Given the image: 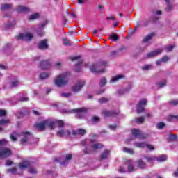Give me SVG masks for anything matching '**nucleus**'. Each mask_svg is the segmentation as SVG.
<instances>
[{
    "instance_id": "58836bf2",
    "label": "nucleus",
    "mask_w": 178,
    "mask_h": 178,
    "mask_svg": "<svg viewBox=\"0 0 178 178\" xmlns=\"http://www.w3.org/2000/svg\"><path fill=\"white\" fill-rule=\"evenodd\" d=\"M10 124V121L9 120L2 119L0 120L1 126H5V124Z\"/></svg>"
},
{
    "instance_id": "79ce46f5",
    "label": "nucleus",
    "mask_w": 178,
    "mask_h": 178,
    "mask_svg": "<svg viewBox=\"0 0 178 178\" xmlns=\"http://www.w3.org/2000/svg\"><path fill=\"white\" fill-rule=\"evenodd\" d=\"M142 70H151L152 69V65L148 64L141 67Z\"/></svg>"
},
{
    "instance_id": "f704fd0d",
    "label": "nucleus",
    "mask_w": 178,
    "mask_h": 178,
    "mask_svg": "<svg viewBox=\"0 0 178 178\" xmlns=\"http://www.w3.org/2000/svg\"><path fill=\"white\" fill-rule=\"evenodd\" d=\"M49 73L43 72L40 74V79H41V80H45V79H48L49 77Z\"/></svg>"
},
{
    "instance_id": "b1692460",
    "label": "nucleus",
    "mask_w": 178,
    "mask_h": 178,
    "mask_svg": "<svg viewBox=\"0 0 178 178\" xmlns=\"http://www.w3.org/2000/svg\"><path fill=\"white\" fill-rule=\"evenodd\" d=\"M154 35H155V33H154L148 34L143 38L142 42H143V43L149 42V41H151V40H152V38L154 37Z\"/></svg>"
},
{
    "instance_id": "4be33fe9",
    "label": "nucleus",
    "mask_w": 178,
    "mask_h": 178,
    "mask_svg": "<svg viewBox=\"0 0 178 178\" xmlns=\"http://www.w3.org/2000/svg\"><path fill=\"white\" fill-rule=\"evenodd\" d=\"M159 54H162V49H158L157 50L148 53L147 58H154V56H156Z\"/></svg>"
},
{
    "instance_id": "a878e982",
    "label": "nucleus",
    "mask_w": 178,
    "mask_h": 178,
    "mask_svg": "<svg viewBox=\"0 0 178 178\" xmlns=\"http://www.w3.org/2000/svg\"><path fill=\"white\" fill-rule=\"evenodd\" d=\"M168 160V156L166 154H162L159 156L158 157H156V161L157 162H165V161Z\"/></svg>"
},
{
    "instance_id": "e433bc0d",
    "label": "nucleus",
    "mask_w": 178,
    "mask_h": 178,
    "mask_svg": "<svg viewBox=\"0 0 178 178\" xmlns=\"http://www.w3.org/2000/svg\"><path fill=\"white\" fill-rule=\"evenodd\" d=\"M83 63V60H79V63L75 65V70L76 72H80V70L81 69V64Z\"/></svg>"
},
{
    "instance_id": "c85d7f7f",
    "label": "nucleus",
    "mask_w": 178,
    "mask_h": 178,
    "mask_svg": "<svg viewBox=\"0 0 178 178\" xmlns=\"http://www.w3.org/2000/svg\"><path fill=\"white\" fill-rule=\"evenodd\" d=\"M29 165H30V163H29L28 161H24L19 163V169H26V168L29 167Z\"/></svg>"
},
{
    "instance_id": "4468645a",
    "label": "nucleus",
    "mask_w": 178,
    "mask_h": 178,
    "mask_svg": "<svg viewBox=\"0 0 178 178\" xmlns=\"http://www.w3.org/2000/svg\"><path fill=\"white\" fill-rule=\"evenodd\" d=\"M45 26H47V22H44L42 24H39L36 31L38 35H39L40 37L45 35V32H44V27H45Z\"/></svg>"
},
{
    "instance_id": "0e129e2a",
    "label": "nucleus",
    "mask_w": 178,
    "mask_h": 178,
    "mask_svg": "<svg viewBox=\"0 0 178 178\" xmlns=\"http://www.w3.org/2000/svg\"><path fill=\"white\" fill-rule=\"evenodd\" d=\"M118 172L120 173H124L126 172V170H124V167H122L120 166L118 169Z\"/></svg>"
},
{
    "instance_id": "6e6552de",
    "label": "nucleus",
    "mask_w": 178,
    "mask_h": 178,
    "mask_svg": "<svg viewBox=\"0 0 178 178\" xmlns=\"http://www.w3.org/2000/svg\"><path fill=\"white\" fill-rule=\"evenodd\" d=\"M86 133V131L83 129L70 131V138H80L81 137H83Z\"/></svg>"
},
{
    "instance_id": "a18cd8bd",
    "label": "nucleus",
    "mask_w": 178,
    "mask_h": 178,
    "mask_svg": "<svg viewBox=\"0 0 178 178\" xmlns=\"http://www.w3.org/2000/svg\"><path fill=\"white\" fill-rule=\"evenodd\" d=\"M144 120H145V118H144V117H139L138 118H136V123H143Z\"/></svg>"
},
{
    "instance_id": "680f3d73",
    "label": "nucleus",
    "mask_w": 178,
    "mask_h": 178,
    "mask_svg": "<svg viewBox=\"0 0 178 178\" xmlns=\"http://www.w3.org/2000/svg\"><path fill=\"white\" fill-rule=\"evenodd\" d=\"M8 172H10L13 175H16V168L8 169Z\"/></svg>"
},
{
    "instance_id": "412c9836",
    "label": "nucleus",
    "mask_w": 178,
    "mask_h": 178,
    "mask_svg": "<svg viewBox=\"0 0 178 178\" xmlns=\"http://www.w3.org/2000/svg\"><path fill=\"white\" fill-rule=\"evenodd\" d=\"M39 49H48V40L44 39L40 41L38 44Z\"/></svg>"
},
{
    "instance_id": "9d476101",
    "label": "nucleus",
    "mask_w": 178,
    "mask_h": 178,
    "mask_svg": "<svg viewBox=\"0 0 178 178\" xmlns=\"http://www.w3.org/2000/svg\"><path fill=\"white\" fill-rule=\"evenodd\" d=\"M86 81L83 80L78 81L73 86H72V91L73 92H79L81 90V88L85 86Z\"/></svg>"
},
{
    "instance_id": "c756f323",
    "label": "nucleus",
    "mask_w": 178,
    "mask_h": 178,
    "mask_svg": "<svg viewBox=\"0 0 178 178\" xmlns=\"http://www.w3.org/2000/svg\"><path fill=\"white\" fill-rule=\"evenodd\" d=\"M127 163H128V172H133L134 170V167L133 166V161H131V160H128Z\"/></svg>"
},
{
    "instance_id": "8fccbe9b",
    "label": "nucleus",
    "mask_w": 178,
    "mask_h": 178,
    "mask_svg": "<svg viewBox=\"0 0 178 178\" xmlns=\"http://www.w3.org/2000/svg\"><path fill=\"white\" fill-rule=\"evenodd\" d=\"M165 126L164 122H159L156 124V129H162L163 127Z\"/></svg>"
},
{
    "instance_id": "37998d69",
    "label": "nucleus",
    "mask_w": 178,
    "mask_h": 178,
    "mask_svg": "<svg viewBox=\"0 0 178 178\" xmlns=\"http://www.w3.org/2000/svg\"><path fill=\"white\" fill-rule=\"evenodd\" d=\"M11 6L10 4H3L1 5V10H8Z\"/></svg>"
},
{
    "instance_id": "de8ad7c7",
    "label": "nucleus",
    "mask_w": 178,
    "mask_h": 178,
    "mask_svg": "<svg viewBox=\"0 0 178 178\" xmlns=\"http://www.w3.org/2000/svg\"><path fill=\"white\" fill-rule=\"evenodd\" d=\"M123 151H124V152H126L127 154H134V153L133 149L127 148V147H124Z\"/></svg>"
},
{
    "instance_id": "4c0bfd02",
    "label": "nucleus",
    "mask_w": 178,
    "mask_h": 178,
    "mask_svg": "<svg viewBox=\"0 0 178 178\" xmlns=\"http://www.w3.org/2000/svg\"><path fill=\"white\" fill-rule=\"evenodd\" d=\"M145 158L147 162H154V161H156V156H145Z\"/></svg>"
},
{
    "instance_id": "a19ab883",
    "label": "nucleus",
    "mask_w": 178,
    "mask_h": 178,
    "mask_svg": "<svg viewBox=\"0 0 178 178\" xmlns=\"http://www.w3.org/2000/svg\"><path fill=\"white\" fill-rule=\"evenodd\" d=\"M109 38L110 40H113V41H118V40H119V36L115 33H112L110 35Z\"/></svg>"
},
{
    "instance_id": "c9c22d12",
    "label": "nucleus",
    "mask_w": 178,
    "mask_h": 178,
    "mask_svg": "<svg viewBox=\"0 0 178 178\" xmlns=\"http://www.w3.org/2000/svg\"><path fill=\"white\" fill-rule=\"evenodd\" d=\"M40 17V15L38 13H35L34 14H32L29 17V20H35L36 19H38Z\"/></svg>"
},
{
    "instance_id": "0eeeda50",
    "label": "nucleus",
    "mask_w": 178,
    "mask_h": 178,
    "mask_svg": "<svg viewBox=\"0 0 178 178\" xmlns=\"http://www.w3.org/2000/svg\"><path fill=\"white\" fill-rule=\"evenodd\" d=\"M63 113H72V112H74L76 113V118H81L83 116H84V113L87 112V109L82 108H78V109H73L72 111H67V110H63Z\"/></svg>"
},
{
    "instance_id": "cd10ccee",
    "label": "nucleus",
    "mask_w": 178,
    "mask_h": 178,
    "mask_svg": "<svg viewBox=\"0 0 178 178\" xmlns=\"http://www.w3.org/2000/svg\"><path fill=\"white\" fill-rule=\"evenodd\" d=\"M168 122H176L178 120V115H170L167 118Z\"/></svg>"
},
{
    "instance_id": "5fc2aeb1",
    "label": "nucleus",
    "mask_w": 178,
    "mask_h": 178,
    "mask_svg": "<svg viewBox=\"0 0 178 178\" xmlns=\"http://www.w3.org/2000/svg\"><path fill=\"white\" fill-rule=\"evenodd\" d=\"M106 84V79L102 78L100 81V87H104Z\"/></svg>"
},
{
    "instance_id": "338daca9",
    "label": "nucleus",
    "mask_w": 178,
    "mask_h": 178,
    "mask_svg": "<svg viewBox=\"0 0 178 178\" xmlns=\"http://www.w3.org/2000/svg\"><path fill=\"white\" fill-rule=\"evenodd\" d=\"M163 63L168 62L169 60V58L168 56H164L161 58Z\"/></svg>"
},
{
    "instance_id": "ddd939ff",
    "label": "nucleus",
    "mask_w": 178,
    "mask_h": 178,
    "mask_svg": "<svg viewBox=\"0 0 178 178\" xmlns=\"http://www.w3.org/2000/svg\"><path fill=\"white\" fill-rule=\"evenodd\" d=\"M145 105H147V99H143L139 101L137 105L138 113H141V112H143L145 110L144 106H145Z\"/></svg>"
},
{
    "instance_id": "7ed1b4c3",
    "label": "nucleus",
    "mask_w": 178,
    "mask_h": 178,
    "mask_svg": "<svg viewBox=\"0 0 178 178\" xmlns=\"http://www.w3.org/2000/svg\"><path fill=\"white\" fill-rule=\"evenodd\" d=\"M70 76V72H64L58 76L54 79V84L56 87L62 88L65 86H67L69 83V76Z\"/></svg>"
},
{
    "instance_id": "49530a36",
    "label": "nucleus",
    "mask_w": 178,
    "mask_h": 178,
    "mask_svg": "<svg viewBox=\"0 0 178 178\" xmlns=\"http://www.w3.org/2000/svg\"><path fill=\"white\" fill-rule=\"evenodd\" d=\"M60 97H63L64 98H69V97H72V93L70 92H63L60 93Z\"/></svg>"
},
{
    "instance_id": "e2e57ef3",
    "label": "nucleus",
    "mask_w": 178,
    "mask_h": 178,
    "mask_svg": "<svg viewBox=\"0 0 178 178\" xmlns=\"http://www.w3.org/2000/svg\"><path fill=\"white\" fill-rule=\"evenodd\" d=\"M6 144H8V142L6 141V140H5V139L0 140V146L1 145H6Z\"/></svg>"
},
{
    "instance_id": "2eb2a0df",
    "label": "nucleus",
    "mask_w": 178,
    "mask_h": 178,
    "mask_svg": "<svg viewBox=\"0 0 178 178\" xmlns=\"http://www.w3.org/2000/svg\"><path fill=\"white\" fill-rule=\"evenodd\" d=\"M51 122V129H55V127H63L65 123L62 120H50Z\"/></svg>"
},
{
    "instance_id": "13d9d810",
    "label": "nucleus",
    "mask_w": 178,
    "mask_h": 178,
    "mask_svg": "<svg viewBox=\"0 0 178 178\" xmlns=\"http://www.w3.org/2000/svg\"><path fill=\"white\" fill-rule=\"evenodd\" d=\"M52 90L51 88H46L44 89L43 90H41L40 92H45V94H49Z\"/></svg>"
},
{
    "instance_id": "9b49d317",
    "label": "nucleus",
    "mask_w": 178,
    "mask_h": 178,
    "mask_svg": "<svg viewBox=\"0 0 178 178\" xmlns=\"http://www.w3.org/2000/svg\"><path fill=\"white\" fill-rule=\"evenodd\" d=\"M134 145L136 148H145V147H147V149H149L150 151H154V149H155V147H154V146H152V145H148L145 142H142V143L136 142V143H134Z\"/></svg>"
},
{
    "instance_id": "dca6fc26",
    "label": "nucleus",
    "mask_w": 178,
    "mask_h": 178,
    "mask_svg": "<svg viewBox=\"0 0 178 178\" xmlns=\"http://www.w3.org/2000/svg\"><path fill=\"white\" fill-rule=\"evenodd\" d=\"M131 134L135 138H144L143 136V132L138 129H134L131 130Z\"/></svg>"
},
{
    "instance_id": "20e7f679",
    "label": "nucleus",
    "mask_w": 178,
    "mask_h": 178,
    "mask_svg": "<svg viewBox=\"0 0 178 178\" xmlns=\"http://www.w3.org/2000/svg\"><path fill=\"white\" fill-rule=\"evenodd\" d=\"M132 88H133L132 83H125L124 88L118 90L115 92V95H117V97H122V95H124V94H128V92H130Z\"/></svg>"
},
{
    "instance_id": "f3484780",
    "label": "nucleus",
    "mask_w": 178,
    "mask_h": 178,
    "mask_svg": "<svg viewBox=\"0 0 178 178\" xmlns=\"http://www.w3.org/2000/svg\"><path fill=\"white\" fill-rule=\"evenodd\" d=\"M90 70L92 73H104V72H105V69H98V65L97 64L91 65Z\"/></svg>"
},
{
    "instance_id": "6e6d98bb",
    "label": "nucleus",
    "mask_w": 178,
    "mask_h": 178,
    "mask_svg": "<svg viewBox=\"0 0 178 178\" xmlns=\"http://www.w3.org/2000/svg\"><path fill=\"white\" fill-rule=\"evenodd\" d=\"M175 48V45H169L166 47L165 51L166 52H170V51H172V49H173Z\"/></svg>"
},
{
    "instance_id": "39448f33",
    "label": "nucleus",
    "mask_w": 178,
    "mask_h": 178,
    "mask_svg": "<svg viewBox=\"0 0 178 178\" xmlns=\"http://www.w3.org/2000/svg\"><path fill=\"white\" fill-rule=\"evenodd\" d=\"M159 19V18H158V17H151L149 19H145L143 22L139 21L137 22V26L135 27V30H137V27H147L149 25V23H151V22H152L153 23H156Z\"/></svg>"
},
{
    "instance_id": "bf43d9fd",
    "label": "nucleus",
    "mask_w": 178,
    "mask_h": 178,
    "mask_svg": "<svg viewBox=\"0 0 178 178\" xmlns=\"http://www.w3.org/2000/svg\"><path fill=\"white\" fill-rule=\"evenodd\" d=\"M153 16H155V15H158L159 16L162 15V11L161 10H154L152 12Z\"/></svg>"
},
{
    "instance_id": "3c124183",
    "label": "nucleus",
    "mask_w": 178,
    "mask_h": 178,
    "mask_svg": "<svg viewBox=\"0 0 178 178\" xmlns=\"http://www.w3.org/2000/svg\"><path fill=\"white\" fill-rule=\"evenodd\" d=\"M108 101H109V99L106 98V97H102L99 99V104H105V103L108 102Z\"/></svg>"
},
{
    "instance_id": "72a5a7b5",
    "label": "nucleus",
    "mask_w": 178,
    "mask_h": 178,
    "mask_svg": "<svg viewBox=\"0 0 178 178\" xmlns=\"http://www.w3.org/2000/svg\"><path fill=\"white\" fill-rule=\"evenodd\" d=\"M109 156V152H108V150L106 149L101 154V159H106L107 156Z\"/></svg>"
},
{
    "instance_id": "bb28decb",
    "label": "nucleus",
    "mask_w": 178,
    "mask_h": 178,
    "mask_svg": "<svg viewBox=\"0 0 178 178\" xmlns=\"http://www.w3.org/2000/svg\"><path fill=\"white\" fill-rule=\"evenodd\" d=\"M72 160V154L65 155V160L63 161H60L61 165H66L69 161Z\"/></svg>"
},
{
    "instance_id": "6ab92c4d",
    "label": "nucleus",
    "mask_w": 178,
    "mask_h": 178,
    "mask_svg": "<svg viewBox=\"0 0 178 178\" xmlns=\"http://www.w3.org/2000/svg\"><path fill=\"white\" fill-rule=\"evenodd\" d=\"M51 67V62L49 60H43L40 63V68L42 70H47Z\"/></svg>"
},
{
    "instance_id": "393cba45",
    "label": "nucleus",
    "mask_w": 178,
    "mask_h": 178,
    "mask_svg": "<svg viewBox=\"0 0 178 178\" xmlns=\"http://www.w3.org/2000/svg\"><path fill=\"white\" fill-rule=\"evenodd\" d=\"M122 79H124V76L123 75H116L113 76L111 80H110V83H116V81H119V80H122Z\"/></svg>"
},
{
    "instance_id": "aec40b11",
    "label": "nucleus",
    "mask_w": 178,
    "mask_h": 178,
    "mask_svg": "<svg viewBox=\"0 0 178 178\" xmlns=\"http://www.w3.org/2000/svg\"><path fill=\"white\" fill-rule=\"evenodd\" d=\"M118 112L116 111H108V110H104L102 111V115L105 117V118H109L111 116H116V115H118Z\"/></svg>"
},
{
    "instance_id": "603ef678",
    "label": "nucleus",
    "mask_w": 178,
    "mask_h": 178,
    "mask_svg": "<svg viewBox=\"0 0 178 178\" xmlns=\"http://www.w3.org/2000/svg\"><path fill=\"white\" fill-rule=\"evenodd\" d=\"M63 42L65 45L70 46L72 45V42L67 38L63 39Z\"/></svg>"
},
{
    "instance_id": "a211bd4d",
    "label": "nucleus",
    "mask_w": 178,
    "mask_h": 178,
    "mask_svg": "<svg viewBox=\"0 0 178 178\" xmlns=\"http://www.w3.org/2000/svg\"><path fill=\"white\" fill-rule=\"evenodd\" d=\"M57 136L58 137H69V138H70V131L60 130L57 131Z\"/></svg>"
},
{
    "instance_id": "ea45409f",
    "label": "nucleus",
    "mask_w": 178,
    "mask_h": 178,
    "mask_svg": "<svg viewBox=\"0 0 178 178\" xmlns=\"http://www.w3.org/2000/svg\"><path fill=\"white\" fill-rule=\"evenodd\" d=\"M138 166L140 168V169H144L145 168V163L141 160L138 161Z\"/></svg>"
},
{
    "instance_id": "c03bdc74",
    "label": "nucleus",
    "mask_w": 178,
    "mask_h": 178,
    "mask_svg": "<svg viewBox=\"0 0 178 178\" xmlns=\"http://www.w3.org/2000/svg\"><path fill=\"white\" fill-rule=\"evenodd\" d=\"M119 51H126V47H122L120 49H118V51H114L111 52V55L112 56L116 55Z\"/></svg>"
},
{
    "instance_id": "864d4df0",
    "label": "nucleus",
    "mask_w": 178,
    "mask_h": 178,
    "mask_svg": "<svg viewBox=\"0 0 178 178\" xmlns=\"http://www.w3.org/2000/svg\"><path fill=\"white\" fill-rule=\"evenodd\" d=\"M177 138V136L173 135V134H170L169 136V140L170 141H175Z\"/></svg>"
},
{
    "instance_id": "7c9ffc66",
    "label": "nucleus",
    "mask_w": 178,
    "mask_h": 178,
    "mask_svg": "<svg viewBox=\"0 0 178 178\" xmlns=\"http://www.w3.org/2000/svg\"><path fill=\"white\" fill-rule=\"evenodd\" d=\"M18 84H19V80H17V78H15L14 80L11 82L10 87L11 88H15V87H17Z\"/></svg>"
},
{
    "instance_id": "5701e85b",
    "label": "nucleus",
    "mask_w": 178,
    "mask_h": 178,
    "mask_svg": "<svg viewBox=\"0 0 178 178\" xmlns=\"http://www.w3.org/2000/svg\"><path fill=\"white\" fill-rule=\"evenodd\" d=\"M17 12H21V13H24V12H29L30 8L29 7H26L24 6H18L16 8Z\"/></svg>"
},
{
    "instance_id": "4d7b16f0",
    "label": "nucleus",
    "mask_w": 178,
    "mask_h": 178,
    "mask_svg": "<svg viewBox=\"0 0 178 178\" xmlns=\"http://www.w3.org/2000/svg\"><path fill=\"white\" fill-rule=\"evenodd\" d=\"M92 122H94V123H98V122H99V118L97 116H94L92 118Z\"/></svg>"
},
{
    "instance_id": "09e8293b",
    "label": "nucleus",
    "mask_w": 178,
    "mask_h": 178,
    "mask_svg": "<svg viewBox=\"0 0 178 178\" xmlns=\"http://www.w3.org/2000/svg\"><path fill=\"white\" fill-rule=\"evenodd\" d=\"M170 105L172 106H176V105H178V99H172L170 101Z\"/></svg>"
},
{
    "instance_id": "774afa93",
    "label": "nucleus",
    "mask_w": 178,
    "mask_h": 178,
    "mask_svg": "<svg viewBox=\"0 0 178 178\" xmlns=\"http://www.w3.org/2000/svg\"><path fill=\"white\" fill-rule=\"evenodd\" d=\"M6 111L5 110H0V116H5Z\"/></svg>"
},
{
    "instance_id": "473e14b6",
    "label": "nucleus",
    "mask_w": 178,
    "mask_h": 178,
    "mask_svg": "<svg viewBox=\"0 0 178 178\" xmlns=\"http://www.w3.org/2000/svg\"><path fill=\"white\" fill-rule=\"evenodd\" d=\"M165 2L167 3V8H165V10L167 12H170L172 10V4H170V0H164Z\"/></svg>"
},
{
    "instance_id": "f257e3e1",
    "label": "nucleus",
    "mask_w": 178,
    "mask_h": 178,
    "mask_svg": "<svg viewBox=\"0 0 178 178\" xmlns=\"http://www.w3.org/2000/svg\"><path fill=\"white\" fill-rule=\"evenodd\" d=\"M81 145H84L85 149L83 150L84 154H91L92 151H97L99 148H102V145L101 143H97L94 140L86 139L81 141Z\"/></svg>"
},
{
    "instance_id": "052dcab7",
    "label": "nucleus",
    "mask_w": 178,
    "mask_h": 178,
    "mask_svg": "<svg viewBox=\"0 0 178 178\" xmlns=\"http://www.w3.org/2000/svg\"><path fill=\"white\" fill-rule=\"evenodd\" d=\"M29 173H31L32 175H35V173H37V170H35V169L31 168L29 169Z\"/></svg>"
},
{
    "instance_id": "69168bd1",
    "label": "nucleus",
    "mask_w": 178,
    "mask_h": 178,
    "mask_svg": "<svg viewBox=\"0 0 178 178\" xmlns=\"http://www.w3.org/2000/svg\"><path fill=\"white\" fill-rule=\"evenodd\" d=\"M19 101H21L22 102H25L26 101H29V97H21L19 99Z\"/></svg>"
},
{
    "instance_id": "1a4fd4ad",
    "label": "nucleus",
    "mask_w": 178,
    "mask_h": 178,
    "mask_svg": "<svg viewBox=\"0 0 178 178\" xmlns=\"http://www.w3.org/2000/svg\"><path fill=\"white\" fill-rule=\"evenodd\" d=\"M12 155V151L9 148L0 147V159H5Z\"/></svg>"
},
{
    "instance_id": "423d86ee",
    "label": "nucleus",
    "mask_w": 178,
    "mask_h": 178,
    "mask_svg": "<svg viewBox=\"0 0 178 178\" xmlns=\"http://www.w3.org/2000/svg\"><path fill=\"white\" fill-rule=\"evenodd\" d=\"M52 124L53 122H51V120H45L40 123L36 124L35 127L36 129H38V130H40V131H42L45 130L46 127H49V129H51Z\"/></svg>"
},
{
    "instance_id": "f03ea898",
    "label": "nucleus",
    "mask_w": 178,
    "mask_h": 178,
    "mask_svg": "<svg viewBox=\"0 0 178 178\" xmlns=\"http://www.w3.org/2000/svg\"><path fill=\"white\" fill-rule=\"evenodd\" d=\"M22 136L21 139V144H29V141L33 138V134L29 131L22 132L21 135L19 134L17 131H14L13 134H10V138L12 141H17V137H20Z\"/></svg>"
},
{
    "instance_id": "f8f14e48",
    "label": "nucleus",
    "mask_w": 178,
    "mask_h": 178,
    "mask_svg": "<svg viewBox=\"0 0 178 178\" xmlns=\"http://www.w3.org/2000/svg\"><path fill=\"white\" fill-rule=\"evenodd\" d=\"M33 33H20L18 36V40H23L24 41H31L33 40Z\"/></svg>"
},
{
    "instance_id": "2f4dec72",
    "label": "nucleus",
    "mask_w": 178,
    "mask_h": 178,
    "mask_svg": "<svg viewBox=\"0 0 178 178\" xmlns=\"http://www.w3.org/2000/svg\"><path fill=\"white\" fill-rule=\"evenodd\" d=\"M166 79H163V81H160L159 83H156L158 88H163V87L166 86Z\"/></svg>"
}]
</instances>
